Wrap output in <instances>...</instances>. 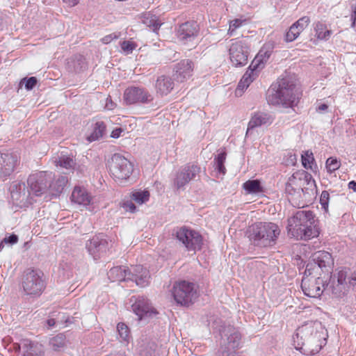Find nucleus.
<instances>
[{"label":"nucleus","mask_w":356,"mask_h":356,"mask_svg":"<svg viewBox=\"0 0 356 356\" xmlns=\"http://www.w3.org/2000/svg\"><path fill=\"white\" fill-rule=\"evenodd\" d=\"M326 333L319 321H308L296 330L293 336L295 348L305 355H315L325 344Z\"/></svg>","instance_id":"1"},{"label":"nucleus","mask_w":356,"mask_h":356,"mask_svg":"<svg viewBox=\"0 0 356 356\" xmlns=\"http://www.w3.org/2000/svg\"><path fill=\"white\" fill-rule=\"evenodd\" d=\"M287 232L297 240H309L319 234L315 215L309 210H299L288 219Z\"/></svg>","instance_id":"2"},{"label":"nucleus","mask_w":356,"mask_h":356,"mask_svg":"<svg viewBox=\"0 0 356 356\" xmlns=\"http://www.w3.org/2000/svg\"><path fill=\"white\" fill-rule=\"evenodd\" d=\"M300 93L294 81L288 77L280 79L268 91L267 100L271 104L292 107L298 104Z\"/></svg>","instance_id":"3"},{"label":"nucleus","mask_w":356,"mask_h":356,"mask_svg":"<svg viewBox=\"0 0 356 356\" xmlns=\"http://www.w3.org/2000/svg\"><path fill=\"white\" fill-rule=\"evenodd\" d=\"M280 227L273 222H257L250 227L248 238L255 246L271 248L277 243L280 235Z\"/></svg>","instance_id":"4"},{"label":"nucleus","mask_w":356,"mask_h":356,"mask_svg":"<svg viewBox=\"0 0 356 356\" xmlns=\"http://www.w3.org/2000/svg\"><path fill=\"white\" fill-rule=\"evenodd\" d=\"M21 286L25 295L40 296L45 288L43 273L38 269L26 270L22 277Z\"/></svg>","instance_id":"5"},{"label":"nucleus","mask_w":356,"mask_h":356,"mask_svg":"<svg viewBox=\"0 0 356 356\" xmlns=\"http://www.w3.org/2000/svg\"><path fill=\"white\" fill-rule=\"evenodd\" d=\"M110 172L119 184L127 182L133 172L132 163L120 154H114L110 165Z\"/></svg>","instance_id":"6"},{"label":"nucleus","mask_w":356,"mask_h":356,"mask_svg":"<svg viewBox=\"0 0 356 356\" xmlns=\"http://www.w3.org/2000/svg\"><path fill=\"white\" fill-rule=\"evenodd\" d=\"M312 264H307L305 271V276L302 280L301 288L304 294L310 298H319L323 293L324 284L320 277L311 276Z\"/></svg>","instance_id":"7"},{"label":"nucleus","mask_w":356,"mask_h":356,"mask_svg":"<svg viewBox=\"0 0 356 356\" xmlns=\"http://www.w3.org/2000/svg\"><path fill=\"white\" fill-rule=\"evenodd\" d=\"M221 332V349L222 356H238L236 350L241 343V334L231 325L225 327Z\"/></svg>","instance_id":"8"},{"label":"nucleus","mask_w":356,"mask_h":356,"mask_svg":"<svg viewBox=\"0 0 356 356\" xmlns=\"http://www.w3.org/2000/svg\"><path fill=\"white\" fill-rule=\"evenodd\" d=\"M229 48V58L236 67L245 65L248 63L249 45L246 39L230 40Z\"/></svg>","instance_id":"9"},{"label":"nucleus","mask_w":356,"mask_h":356,"mask_svg":"<svg viewBox=\"0 0 356 356\" xmlns=\"http://www.w3.org/2000/svg\"><path fill=\"white\" fill-rule=\"evenodd\" d=\"M198 31V25L193 21L179 26V46L183 50H191L197 46Z\"/></svg>","instance_id":"10"},{"label":"nucleus","mask_w":356,"mask_h":356,"mask_svg":"<svg viewBox=\"0 0 356 356\" xmlns=\"http://www.w3.org/2000/svg\"><path fill=\"white\" fill-rule=\"evenodd\" d=\"M133 312L138 316V321L145 318H154L159 314L149 300L140 296H132L129 300Z\"/></svg>","instance_id":"11"},{"label":"nucleus","mask_w":356,"mask_h":356,"mask_svg":"<svg viewBox=\"0 0 356 356\" xmlns=\"http://www.w3.org/2000/svg\"><path fill=\"white\" fill-rule=\"evenodd\" d=\"M51 178V172L44 171L31 175L27 179L31 193H32L35 196L44 194L49 188L47 183Z\"/></svg>","instance_id":"12"},{"label":"nucleus","mask_w":356,"mask_h":356,"mask_svg":"<svg viewBox=\"0 0 356 356\" xmlns=\"http://www.w3.org/2000/svg\"><path fill=\"white\" fill-rule=\"evenodd\" d=\"M179 242H181L188 252H191V254H193L197 250H200L202 238L196 231L183 227L179 229Z\"/></svg>","instance_id":"13"},{"label":"nucleus","mask_w":356,"mask_h":356,"mask_svg":"<svg viewBox=\"0 0 356 356\" xmlns=\"http://www.w3.org/2000/svg\"><path fill=\"white\" fill-rule=\"evenodd\" d=\"M311 179L312 175L304 170L294 172L286 182V192L290 195L300 196L303 191L302 186Z\"/></svg>","instance_id":"14"},{"label":"nucleus","mask_w":356,"mask_h":356,"mask_svg":"<svg viewBox=\"0 0 356 356\" xmlns=\"http://www.w3.org/2000/svg\"><path fill=\"white\" fill-rule=\"evenodd\" d=\"M153 99V96L145 88L140 87H129L124 92V99L127 104H149Z\"/></svg>","instance_id":"15"},{"label":"nucleus","mask_w":356,"mask_h":356,"mask_svg":"<svg viewBox=\"0 0 356 356\" xmlns=\"http://www.w3.org/2000/svg\"><path fill=\"white\" fill-rule=\"evenodd\" d=\"M86 247L89 254L96 260L106 253L108 250V243L105 236L99 234L87 241Z\"/></svg>","instance_id":"16"},{"label":"nucleus","mask_w":356,"mask_h":356,"mask_svg":"<svg viewBox=\"0 0 356 356\" xmlns=\"http://www.w3.org/2000/svg\"><path fill=\"white\" fill-rule=\"evenodd\" d=\"M312 272L314 270L318 273V270L324 273H330L332 266L333 265V259L332 255L326 251H318L314 252L312 256Z\"/></svg>","instance_id":"17"},{"label":"nucleus","mask_w":356,"mask_h":356,"mask_svg":"<svg viewBox=\"0 0 356 356\" xmlns=\"http://www.w3.org/2000/svg\"><path fill=\"white\" fill-rule=\"evenodd\" d=\"M196 285L190 282H179V305L188 307L197 298Z\"/></svg>","instance_id":"18"},{"label":"nucleus","mask_w":356,"mask_h":356,"mask_svg":"<svg viewBox=\"0 0 356 356\" xmlns=\"http://www.w3.org/2000/svg\"><path fill=\"white\" fill-rule=\"evenodd\" d=\"M10 194L12 200L16 205L24 207L31 203L30 200L31 192L26 188L24 182L15 184L13 186Z\"/></svg>","instance_id":"19"},{"label":"nucleus","mask_w":356,"mask_h":356,"mask_svg":"<svg viewBox=\"0 0 356 356\" xmlns=\"http://www.w3.org/2000/svg\"><path fill=\"white\" fill-rule=\"evenodd\" d=\"M273 120L272 116L267 113L261 111L254 113L248 122L246 136L251 134L252 131L257 127L270 125Z\"/></svg>","instance_id":"20"},{"label":"nucleus","mask_w":356,"mask_h":356,"mask_svg":"<svg viewBox=\"0 0 356 356\" xmlns=\"http://www.w3.org/2000/svg\"><path fill=\"white\" fill-rule=\"evenodd\" d=\"M149 273L146 268L138 265L133 268V270L129 271L128 279L134 281L140 287H145L149 283Z\"/></svg>","instance_id":"21"},{"label":"nucleus","mask_w":356,"mask_h":356,"mask_svg":"<svg viewBox=\"0 0 356 356\" xmlns=\"http://www.w3.org/2000/svg\"><path fill=\"white\" fill-rule=\"evenodd\" d=\"M310 23V19L307 16L300 18L293 23L286 33L285 40L286 42L295 40L300 34L308 26Z\"/></svg>","instance_id":"22"},{"label":"nucleus","mask_w":356,"mask_h":356,"mask_svg":"<svg viewBox=\"0 0 356 356\" xmlns=\"http://www.w3.org/2000/svg\"><path fill=\"white\" fill-rule=\"evenodd\" d=\"M19 348L22 350V356H44L43 346L29 339L22 340Z\"/></svg>","instance_id":"23"},{"label":"nucleus","mask_w":356,"mask_h":356,"mask_svg":"<svg viewBox=\"0 0 356 356\" xmlns=\"http://www.w3.org/2000/svg\"><path fill=\"white\" fill-rule=\"evenodd\" d=\"M3 161H1L2 171L0 172V177H6L11 175L14 171L18 162V157L13 153H2Z\"/></svg>","instance_id":"24"},{"label":"nucleus","mask_w":356,"mask_h":356,"mask_svg":"<svg viewBox=\"0 0 356 356\" xmlns=\"http://www.w3.org/2000/svg\"><path fill=\"white\" fill-rule=\"evenodd\" d=\"M273 49V46L271 43L265 44L252 60L251 67L254 69L262 68L270 58Z\"/></svg>","instance_id":"25"},{"label":"nucleus","mask_w":356,"mask_h":356,"mask_svg":"<svg viewBox=\"0 0 356 356\" xmlns=\"http://www.w3.org/2000/svg\"><path fill=\"white\" fill-rule=\"evenodd\" d=\"M71 200L78 204L87 206L90 203L92 197L85 188L75 186L72 193Z\"/></svg>","instance_id":"26"},{"label":"nucleus","mask_w":356,"mask_h":356,"mask_svg":"<svg viewBox=\"0 0 356 356\" xmlns=\"http://www.w3.org/2000/svg\"><path fill=\"white\" fill-rule=\"evenodd\" d=\"M257 70V69L251 67V65H250L248 70L243 74L242 79L239 81L238 86L236 89L235 93L237 96H241L243 90L246 89L250 86V84L253 81V80L256 78Z\"/></svg>","instance_id":"27"},{"label":"nucleus","mask_w":356,"mask_h":356,"mask_svg":"<svg viewBox=\"0 0 356 356\" xmlns=\"http://www.w3.org/2000/svg\"><path fill=\"white\" fill-rule=\"evenodd\" d=\"M173 88V81L170 77L165 76H161L158 77L155 83L156 93L161 96L167 95L170 92Z\"/></svg>","instance_id":"28"},{"label":"nucleus","mask_w":356,"mask_h":356,"mask_svg":"<svg viewBox=\"0 0 356 356\" xmlns=\"http://www.w3.org/2000/svg\"><path fill=\"white\" fill-rule=\"evenodd\" d=\"M111 282H122L129 280V271L126 266H115L107 273Z\"/></svg>","instance_id":"29"},{"label":"nucleus","mask_w":356,"mask_h":356,"mask_svg":"<svg viewBox=\"0 0 356 356\" xmlns=\"http://www.w3.org/2000/svg\"><path fill=\"white\" fill-rule=\"evenodd\" d=\"M200 172V168L195 165L185 166L179 175V186L188 183Z\"/></svg>","instance_id":"30"},{"label":"nucleus","mask_w":356,"mask_h":356,"mask_svg":"<svg viewBox=\"0 0 356 356\" xmlns=\"http://www.w3.org/2000/svg\"><path fill=\"white\" fill-rule=\"evenodd\" d=\"M53 161L57 167L66 170H73L74 168L75 162L72 157L66 154H60V156L54 157Z\"/></svg>","instance_id":"31"},{"label":"nucleus","mask_w":356,"mask_h":356,"mask_svg":"<svg viewBox=\"0 0 356 356\" xmlns=\"http://www.w3.org/2000/svg\"><path fill=\"white\" fill-rule=\"evenodd\" d=\"M193 64L190 60H184L179 63V81L189 79L193 74Z\"/></svg>","instance_id":"32"},{"label":"nucleus","mask_w":356,"mask_h":356,"mask_svg":"<svg viewBox=\"0 0 356 356\" xmlns=\"http://www.w3.org/2000/svg\"><path fill=\"white\" fill-rule=\"evenodd\" d=\"M67 183V179L65 176H59L53 182L49 184V189L51 194L57 195L62 193Z\"/></svg>","instance_id":"33"},{"label":"nucleus","mask_w":356,"mask_h":356,"mask_svg":"<svg viewBox=\"0 0 356 356\" xmlns=\"http://www.w3.org/2000/svg\"><path fill=\"white\" fill-rule=\"evenodd\" d=\"M106 131V125L104 122H97L92 128V133L88 136L87 139L89 142L97 140L102 138Z\"/></svg>","instance_id":"34"},{"label":"nucleus","mask_w":356,"mask_h":356,"mask_svg":"<svg viewBox=\"0 0 356 356\" xmlns=\"http://www.w3.org/2000/svg\"><path fill=\"white\" fill-rule=\"evenodd\" d=\"M142 22L147 26L151 28L154 32L159 30L162 24V23L159 21L157 17L150 13H147L143 15Z\"/></svg>","instance_id":"35"},{"label":"nucleus","mask_w":356,"mask_h":356,"mask_svg":"<svg viewBox=\"0 0 356 356\" xmlns=\"http://www.w3.org/2000/svg\"><path fill=\"white\" fill-rule=\"evenodd\" d=\"M243 188L249 194H257L264 192V187L258 179L245 181L243 184Z\"/></svg>","instance_id":"36"},{"label":"nucleus","mask_w":356,"mask_h":356,"mask_svg":"<svg viewBox=\"0 0 356 356\" xmlns=\"http://www.w3.org/2000/svg\"><path fill=\"white\" fill-rule=\"evenodd\" d=\"M67 345L65 336L63 334H58L49 340V346L55 351L63 350Z\"/></svg>","instance_id":"37"},{"label":"nucleus","mask_w":356,"mask_h":356,"mask_svg":"<svg viewBox=\"0 0 356 356\" xmlns=\"http://www.w3.org/2000/svg\"><path fill=\"white\" fill-rule=\"evenodd\" d=\"M314 30L316 35L319 40H327L330 38L332 34V31L328 30L326 25L321 22H317L315 24Z\"/></svg>","instance_id":"38"},{"label":"nucleus","mask_w":356,"mask_h":356,"mask_svg":"<svg viewBox=\"0 0 356 356\" xmlns=\"http://www.w3.org/2000/svg\"><path fill=\"white\" fill-rule=\"evenodd\" d=\"M131 200L138 204L147 202L149 198V193L148 191H137L131 194Z\"/></svg>","instance_id":"39"},{"label":"nucleus","mask_w":356,"mask_h":356,"mask_svg":"<svg viewBox=\"0 0 356 356\" xmlns=\"http://www.w3.org/2000/svg\"><path fill=\"white\" fill-rule=\"evenodd\" d=\"M178 282L174 281L172 284L168 286L167 298L170 302L178 305V295H177Z\"/></svg>","instance_id":"40"},{"label":"nucleus","mask_w":356,"mask_h":356,"mask_svg":"<svg viewBox=\"0 0 356 356\" xmlns=\"http://www.w3.org/2000/svg\"><path fill=\"white\" fill-rule=\"evenodd\" d=\"M302 164L306 169H312V165L314 162L313 153L311 151H306L302 154Z\"/></svg>","instance_id":"41"},{"label":"nucleus","mask_w":356,"mask_h":356,"mask_svg":"<svg viewBox=\"0 0 356 356\" xmlns=\"http://www.w3.org/2000/svg\"><path fill=\"white\" fill-rule=\"evenodd\" d=\"M117 330L120 339L122 341H127L129 335L128 327L123 323H120L117 325Z\"/></svg>","instance_id":"42"},{"label":"nucleus","mask_w":356,"mask_h":356,"mask_svg":"<svg viewBox=\"0 0 356 356\" xmlns=\"http://www.w3.org/2000/svg\"><path fill=\"white\" fill-rule=\"evenodd\" d=\"M341 166V163L336 158L330 157L326 161V168L328 172H332L338 170Z\"/></svg>","instance_id":"43"},{"label":"nucleus","mask_w":356,"mask_h":356,"mask_svg":"<svg viewBox=\"0 0 356 356\" xmlns=\"http://www.w3.org/2000/svg\"><path fill=\"white\" fill-rule=\"evenodd\" d=\"M245 22V20H242L241 19H235L230 21L227 34L229 36L234 35L236 30L240 28Z\"/></svg>","instance_id":"44"},{"label":"nucleus","mask_w":356,"mask_h":356,"mask_svg":"<svg viewBox=\"0 0 356 356\" xmlns=\"http://www.w3.org/2000/svg\"><path fill=\"white\" fill-rule=\"evenodd\" d=\"M120 47L122 50V52L124 54L128 55L132 53V51H134V49H136L137 45L132 41L124 40L122 42H121Z\"/></svg>","instance_id":"45"},{"label":"nucleus","mask_w":356,"mask_h":356,"mask_svg":"<svg viewBox=\"0 0 356 356\" xmlns=\"http://www.w3.org/2000/svg\"><path fill=\"white\" fill-rule=\"evenodd\" d=\"M225 161V154L224 153L219 154L216 159V169H217L219 172L222 174H225V168L224 166Z\"/></svg>","instance_id":"46"},{"label":"nucleus","mask_w":356,"mask_h":356,"mask_svg":"<svg viewBox=\"0 0 356 356\" xmlns=\"http://www.w3.org/2000/svg\"><path fill=\"white\" fill-rule=\"evenodd\" d=\"M330 195L327 191H323L320 197V203L325 211L328 210Z\"/></svg>","instance_id":"47"},{"label":"nucleus","mask_w":356,"mask_h":356,"mask_svg":"<svg viewBox=\"0 0 356 356\" xmlns=\"http://www.w3.org/2000/svg\"><path fill=\"white\" fill-rule=\"evenodd\" d=\"M24 81H25V88L28 90L33 89V87L37 83V79L34 76H31L28 79H24Z\"/></svg>","instance_id":"48"},{"label":"nucleus","mask_w":356,"mask_h":356,"mask_svg":"<svg viewBox=\"0 0 356 356\" xmlns=\"http://www.w3.org/2000/svg\"><path fill=\"white\" fill-rule=\"evenodd\" d=\"M119 37H120V33H111V34L107 35L104 36V38H102V42L104 44H108V43H110L112 40H116V39H118Z\"/></svg>","instance_id":"49"},{"label":"nucleus","mask_w":356,"mask_h":356,"mask_svg":"<svg viewBox=\"0 0 356 356\" xmlns=\"http://www.w3.org/2000/svg\"><path fill=\"white\" fill-rule=\"evenodd\" d=\"M3 242L5 243L9 244V245H14L17 243L18 241V236L14 234L10 235L8 237H5L3 239Z\"/></svg>","instance_id":"50"},{"label":"nucleus","mask_w":356,"mask_h":356,"mask_svg":"<svg viewBox=\"0 0 356 356\" xmlns=\"http://www.w3.org/2000/svg\"><path fill=\"white\" fill-rule=\"evenodd\" d=\"M124 207L126 211L134 213L136 210V206L131 202H127L124 203Z\"/></svg>","instance_id":"51"},{"label":"nucleus","mask_w":356,"mask_h":356,"mask_svg":"<svg viewBox=\"0 0 356 356\" xmlns=\"http://www.w3.org/2000/svg\"><path fill=\"white\" fill-rule=\"evenodd\" d=\"M122 131V129L121 128H117L111 132V136L113 138H118L120 136Z\"/></svg>","instance_id":"52"},{"label":"nucleus","mask_w":356,"mask_h":356,"mask_svg":"<svg viewBox=\"0 0 356 356\" xmlns=\"http://www.w3.org/2000/svg\"><path fill=\"white\" fill-rule=\"evenodd\" d=\"M58 323L54 318H51L47 321L48 328L54 327Z\"/></svg>","instance_id":"53"},{"label":"nucleus","mask_w":356,"mask_h":356,"mask_svg":"<svg viewBox=\"0 0 356 356\" xmlns=\"http://www.w3.org/2000/svg\"><path fill=\"white\" fill-rule=\"evenodd\" d=\"M346 280V275H345V273L343 271H340L339 273V275H338V282L340 284H343V282H345Z\"/></svg>","instance_id":"54"},{"label":"nucleus","mask_w":356,"mask_h":356,"mask_svg":"<svg viewBox=\"0 0 356 356\" xmlns=\"http://www.w3.org/2000/svg\"><path fill=\"white\" fill-rule=\"evenodd\" d=\"M79 0H63V1L69 6H74L79 3Z\"/></svg>","instance_id":"55"},{"label":"nucleus","mask_w":356,"mask_h":356,"mask_svg":"<svg viewBox=\"0 0 356 356\" xmlns=\"http://www.w3.org/2000/svg\"><path fill=\"white\" fill-rule=\"evenodd\" d=\"M349 282L353 286H356V270L352 274L350 277Z\"/></svg>","instance_id":"56"},{"label":"nucleus","mask_w":356,"mask_h":356,"mask_svg":"<svg viewBox=\"0 0 356 356\" xmlns=\"http://www.w3.org/2000/svg\"><path fill=\"white\" fill-rule=\"evenodd\" d=\"M327 109V105L325 104H322L318 106L316 110L318 112H323Z\"/></svg>","instance_id":"57"},{"label":"nucleus","mask_w":356,"mask_h":356,"mask_svg":"<svg viewBox=\"0 0 356 356\" xmlns=\"http://www.w3.org/2000/svg\"><path fill=\"white\" fill-rule=\"evenodd\" d=\"M348 187L350 189H352L354 192H356V181H350L348 184Z\"/></svg>","instance_id":"58"},{"label":"nucleus","mask_w":356,"mask_h":356,"mask_svg":"<svg viewBox=\"0 0 356 356\" xmlns=\"http://www.w3.org/2000/svg\"><path fill=\"white\" fill-rule=\"evenodd\" d=\"M352 19L353 20V23H352V26H354L356 24V6L353 11V14L352 15Z\"/></svg>","instance_id":"59"},{"label":"nucleus","mask_w":356,"mask_h":356,"mask_svg":"<svg viewBox=\"0 0 356 356\" xmlns=\"http://www.w3.org/2000/svg\"><path fill=\"white\" fill-rule=\"evenodd\" d=\"M4 242L3 241H2L1 243H0V252L3 250V248H4Z\"/></svg>","instance_id":"60"},{"label":"nucleus","mask_w":356,"mask_h":356,"mask_svg":"<svg viewBox=\"0 0 356 356\" xmlns=\"http://www.w3.org/2000/svg\"><path fill=\"white\" fill-rule=\"evenodd\" d=\"M174 235L175 236L176 238H178V232H177L176 233L174 234Z\"/></svg>","instance_id":"61"}]
</instances>
